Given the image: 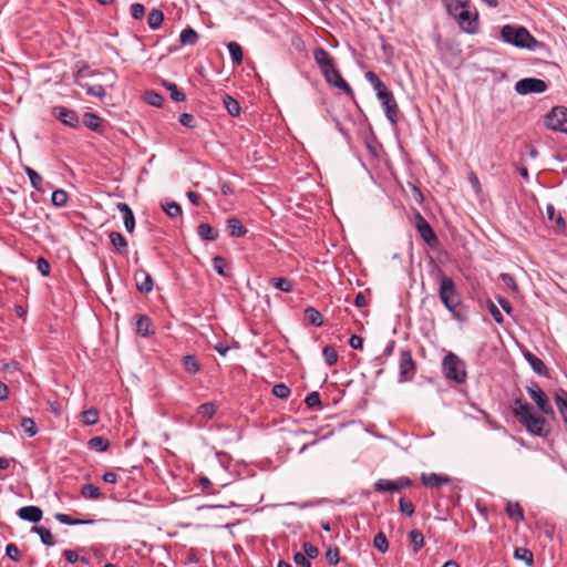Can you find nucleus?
<instances>
[{
    "label": "nucleus",
    "instance_id": "obj_1",
    "mask_svg": "<svg viewBox=\"0 0 567 567\" xmlns=\"http://www.w3.org/2000/svg\"><path fill=\"white\" fill-rule=\"evenodd\" d=\"M513 414L533 435L543 437L548 434L546 420L543 416L535 415L533 406L519 398L515 399L513 402Z\"/></svg>",
    "mask_w": 567,
    "mask_h": 567
},
{
    "label": "nucleus",
    "instance_id": "obj_2",
    "mask_svg": "<svg viewBox=\"0 0 567 567\" xmlns=\"http://www.w3.org/2000/svg\"><path fill=\"white\" fill-rule=\"evenodd\" d=\"M439 298L443 306L452 313L453 318L461 320L458 307L462 305V297L452 278L444 272L439 275Z\"/></svg>",
    "mask_w": 567,
    "mask_h": 567
},
{
    "label": "nucleus",
    "instance_id": "obj_3",
    "mask_svg": "<svg viewBox=\"0 0 567 567\" xmlns=\"http://www.w3.org/2000/svg\"><path fill=\"white\" fill-rule=\"evenodd\" d=\"M442 373L447 381L463 384L466 382V363L454 352H447L442 360Z\"/></svg>",
    "mask_w": 567,
    "mask_h": 567
},
{
    "label": "nucleus",
    "instance_id": "obj_4",
    "mask_svg": "<svg viewBox=\"0 0 567 567\" xmlns=\"http://www.w3.org/2000/svg\"><path fill=\"white\" fill-rule=\"evenodd\" d=\"M534 35L523 25L505 24L501 28V39L518 49L530 47Z\"/></svg>",
    "mask_w": 567,
    "mask_h": 567
},
{
    "label": "nucleus",
    "instance_id": "obj_5",
    "mask_svg": "<svg viewBox=\"0 0 567 567\" xmlns=\"http://www.w3.org/2000/svg\"><path fill=\"white\" fill-rule=\"evenodd\" d=\"M454 20L457 22L460 29L467 34H476L480 30V16L472 3L460 11Z\"/></svg>",
    "mask_w": 567,
    "mask_h": 567
},
{
    "label": "nucleus",
    "instance_id": "obj_6",
    "mask_svg": "<svg viewBox=\"0 0 567 567\" xmlns=\"http://www.w3.org/2000/svg\"><path fill=\"white\" fill-rule=\"evenodd\" d=\"M545 126L555 132L567 133V107L555 106L545 116Z\"/></svg>",
    "mask_w": 567,
    "mask_h": 567
},
{
    "label": "nucleus",
    "instance_id": "obj_7",
    "mask_svg": "<svg viewBox=\"0 0 567 567\" xmlns=\"http://www.w3.org/2000/svg\"><path fill=\"white\" fill-rule=\"evenodd\" d=\"M416 373V363L413 360L411 350L403 349L400 351L399 359V382H410Z\"/></svg>",
    "mask_w": 567,
    "mask_h": 567
},
{
    "label": "nucleus",
    "instance_id": "obj_8",
    "mask_svg": "<svg viewBox=\"0 0 567 567\" xmlns=\"http://www.w3.org/2000/svg\"><path fill=\"white\" fill-rule=\"evenodd\" d=\"M526 390L530 396V399L536 403L538 410L546 414V415H553L554 409L549 402L548 396L546 393L540 389L537 382L530 381L528 385L526 386Z\"/></svg>",
    "mask_w": 567,
    "mask_h": 567
},
{
    "label": "nucleus",
    "instance_id": "obj_9",
    "mask_svg": "<svg viewBox=\"0 0 567 567\" xmlns=\"http://www.w3.org/2000/svg\"><path fill=\"white\" fill-rule=\"evenodd\" d=\"M548 85L544 80L536 78H524L515 83V91L520 95L530 93H544Z\"/></svg>",
    "mask_w": 567,
    "mask_h": 567
},
{
    "label": "nucleus",
    "instance_id": "obj_10",
    "mask_svg": "<svg viewBox=\"0 0 567 567\" xmlns=\"http://www.w3.org/2000/svg\"><path fill=\"white\" fill-rule=\"evenodd\" d=\"M415 228L429 247L435 248L439 245V238L436 234L420 213H416L415 215Z\"/></svg>",
    "mask_w": 567,
    "mask_h": 567
},
{
    "label": "nucleus",
    "instance_id": "obj_11",
    "mask_svg": "<svg viewBox=\"0 0 567 567\" xmlns=\"http://www.w3.org/2000/svg\"><path fill=\"white\" fill-rule=\"evenodd\" d=\"M326 81L342 91L348 95H353V90L349 85V83L342 78L339 70L336 68V63L331 65V68H326L321 71Z\"/></svg>",
    "mask_w": 567,
    "mask_h": 567
},
{
    "label": "nucleus",
    "instance_id": "obj_12",
    "mask_svg": "<svg viewBox=\"0 0 567 567\" xmlns=\"http://www.w3.org/2000/svg\"><path fill=\"white\" fill-rule=\"evenodd\" d=\"M384 109V113L386 118L391 124L395 125L399 122V107L396 101L394 99L393 93L390 91L389 93H383L378 97Z\"/></svg>",
    "mask_w": 567,
    "mask_h": 567
},
{
    "label": "nucleus",
    "instance_id": "obj_13",
    "mask_svg": "<svg viewBox=\"0 0 567 567\" xmlns=\"http://www.w3.org/2000/svg\"><path fill=\"white\" fill-rule=\"evenodd\" d=\"M53 115L58 117L64 125L76 128L80 125L79 116L75 111L63 106H54Z\"/></svg>",
    "mask_w": 567,
    "mask_h": 567
},
{
    "label": "nucleus",
    "instance_id": "obj_14",
    "mask_svg": "<svg viewBox=\"0 0 567 567\" xmlns=\"http://www.w3.org/2000/svg\"><path fill=\"white\" fill-rule=\"evenodd\" d=\"M136 289L142 293H148L153 290V279L151 275L144 270L138 269L134 274Z\"/></svg>",
    "mask_w": 567,
    "mask_h": 567
},
{
    "label": "nucleus",
    "instance_id": "obj_15",
    "mask_svg": "<svg viewBox=\"0 0 567 567\" xmlns=\"http://www.w3.org/2000/svg\"><path fill=\"white\" fill-rule=\"evenodd\" d=\"M523 355L536 374L542 375V377L549 375L548 369L542 359H539L538 357H536L534 353H532L528 350H524Z\"/></svg>",
    "mask_w": 567,
    "mask_h": 567
},
{
    "label": "nucleus",
    "instance_id": "obj_16",
    "mask_svg": "<svg viewBox=\"0 0 567 567\" xmlns=\"http://www.w3.org/2000/svg\"><path fill=\"white\" fill-rule=\"evenodd\" d=\"M421 481L425 487L435 488L441 487L443 485H447L450 483V477L436 473H423L421 475Z\"/></svg>",
    "mask_w": 567,
    "mask_h": 567
},
{
    "label": "nucleus",
    "instance_id": "obj_17",
    "mask_svg": "<svg viewBox=\"0 0 567 567\" xmlns=\"http://www.w3.org/2000/svg\"><path fill=\"white\" fill-rule=\"evenodd\" d=\"M17 514L21 519L28 520L31 523L40 522L42 518V515H43L42 509L38 506L21 507Z\"/></svg>",
    "mask_w": 567,
    "mask_h": 567
},
{
    "label": "nucleus",
    "instance_id": "obj_18",
    "mask_svg": "<svg viewBox=\"0 0 567 567\" xmlns=\"http://www.w3.org/2000/svg\"><path fill=\"white\" fill-rule=\"evenodd\" d=\"M116 208L123 214L125 229L132 233L135 227V217L133 210L126 203H117Z\"/></svg>",
    "mask_w": 567,
    "mask_h": 567
},
{
    "label": "nucleus",
    "instance_id": "obj_19",
    "mask_svg": "<svg viewBox=\"0 0 567 567\" xmlns=\"http://www.w3.org/2000/svg\"><path fill=\"white\" fill-rule=\"evenodd\" d=\"M313 59H315L316 63L318 64V66L320 68V71H322L326 68H331V65L334 63L333 58L323 48H317L315 50Z\"/></svg>",
    "mask_w": 567,
    "mask_h": 567
},
{
    "label": "nucleus",
    "instance_id": "obj_20",
    "mask_svg": "<svg viewBox=\"0 0 567 567\" xmlns=\"http://www.w3.org/2000/svg\"><path fill=\"white\" fill-rule=\"evenodd\" d=\"M136 332L142 337H150L155 333L152 329V320L146 315L136 317Z\"/></svg>",
    "mask_w": 567,
    "mask_h": 567
},
{
    "label": "nucleus",
    "instance_id": "obj_21",
    "mask_svg": "<svg viewBox=\"0 0 567 567\" xmlns=\"http://www.w3.org/2000/svg\"><path fill=\"white\" fill-rule=\"evenodd\" d=\"M442 2L451 17H455L460 11L471 4V0H442Z\"/></svg>",
    "mask_w": 567,
    "mask_h": 567
},
{
    "label": "nucleus",
    "instance_id": "obj_22",
    "mask_svg": "<svg viewBox=\"0 0 567 567\" xmlns=\"http://www.w3.org/2000/svg\"><path fill=\"white\" fill-rule=\"evenodd\" d=\"M111 244L116 248L117 252L123 255L127 252V240L118 231H111L109 234Z\"/></svg>",
    "mask_w": 567,
    "mask_h": 567
},
{
    "label": "nucleus",
    "instance_id": "obj_23",
    "mask_svg": "<svg viewBox=\"0 0 567 567\" xmlns=\"http://www.w3.org/2000/svg\"><path fill=\"white\" fill-rule=\"evenodd\" d=\"M435 45L439 52L441 53H453L460 54L461 50L457 48V44L452 40H443L441 37L436 38Z\"/></svg>",
    "mask_w": 567,
    "mask_h": 567
},
{
    "label": "nucleus",
    "instance_id": "obj_24",
    "mask_svg": "<svg viewBox=\"0 0 567 567\" xmlns=\"http://www.w3.org/2000/svg\"><path fill=\"white\" fill-rule=\"evenodd\" d=\"M227 228L229 229V235L231 237H243L247 233V228L238 218H229L227 220Z\"/></svg>",
    "mask_w": 567,
    "mask_h": 567
},
{
    "label": "nucleus",
    "instance_id": "obj_25",
    "mask_svg": "<svg viewBox=\"0 0 567 567\" xmlns=\"http://www.w3.org/2000/svg\"><path fill=\"white\" fill-rule=\"evenodd\" d=\"M373 487H374V491L378 493H384V492L398 493L399 492L396 481H390V480H385V478L378 480L374 483Z\"/></svg>",
    "mask_w": 567,
    "mask_h": 567
},
{
    "label": "nucleus",
    "instance_id": "obj_26",
    "mask_svg": "<svg viewBox=\"0 0 567 567\" xmlns=\"http://www.w3.org/2000/svg\"><path fill=\"white\" fill-rule=\"evenodd\" d=\"M197 234L202 239L208 241H214L218 238V231L209 224H200L197 227Z\"/></svg>",
    "mask_w": 567,
    "mask_h": 567
},
{
    "label": "nucleus",
    "instance_id": "obj_27",
    "mask_svg": "<svg viewBox=\"0 0 567 567\" xmlns=\"http://www.w3.org/2000/svg\"><path fill=\"white\" fill-rule=\"evenodd\" d=\"M32 530L35 532L40 536V539L43 545H45V546H54L55 545V538L52 535V533L50 532V529H48L47 527L33 526Z\"/></svg>",
    "mask_w": 567,
    "mask_h": 567
},
{
    "label": "nucleus",
    "instance_id": "obj_28",
    "mask_svg": "<svg viewBox=\"0 0 567 567\" xmlns=\"http://www.w3.org/2000/svg\"><path fill=\"white\" fill-rule=\"evenodd\" d=\"M84 125L94 131V132H101L102 131V118L94 114V113H85L83 117Z\"/></svg>",
    "mask_w": 567,
    "mask_h": 567
},
{
    "label": "nucleus",
    "instance_id": "obj_29",
    "mask_svg": "<svg viewBox=\"0 0 567 567\" xmlns=\"http://www.w3.org/2000/svg\"><path fill=\"white\" fill-rule=\"evenodd\" d=\"M505 511L511 519L515 522L524 520V511L518 503L508 502Z\"/></svg>",
    "mask_w": 567,
    "mask_h": 567
},
{
    "label": "nucleus",
    "instance_id": "obj_30",
    "mask_svg": "<svg viewBox=\"0 0 567 567\" xmlns=\"http://www.w3.org/2000/svg\"><path fill=\"white\" fill-rule=\"evenodd\" d=\"M164 21V13L159 9H152L147 16V24L152 30L158 29Z\"/></svg>",
    "mask_w": 567,
    "mask_h": 567
},
{
    "label": "nucleus",
    "instance_id": "obj_31",
    "mask_svg": "<svg viewBox=\"0 0 567 567\" xmlns=\"http://www.w3.org/2000/svg\"><path fill=\"white\" fill-rule=\"evenodd\" d=\"M394 348H395V340H390L386 343L383 352L373 359V363H375L377 365H380V367L385 364L388 359L393 354Z\"/></svg>",
    "mask_w": 567,
    "mask_h": 567
},
{
    "label": "nucleus",
    "instance_id": "obj_32",
    "mask_svg": "<svg viewBox=\"0 0 567 567\" xmlns=\"http://www.w3.org/2000/svg\"><path fill=\"white\" fill-rule=\"evenodd\" d=\"M54 517L56 520L65 525H90L94 522L93 519L72 518L71 516L63 513H56Z\"/></svg>",
    "mask_w": 567,
    "mask_h": 567
},
{
    "label": "nucleus",
    "instance_id": "obj_33",
    "mask_svg": "<svg viewBox=\"0 0 567 567\" xmlns=\"http://www.w3.org/2000/svg\"><path fill=\"white\" fill-rule=\"evenodd\" d=\"M223 103L229 115L238 116L240 114V105L238 101L233 96L225 94L223 97Z\"/></svg>",
    "mask_w": 567,
    "mask_h": 567
},
{
    "label": "nucleus",
    "instance_id": "obj_34",
    "mask_svg": "<svg viewBox=\"0 0 567 567\" xmlns=\"http://www.w3.org/2000/svg\"><path fill=\"white\" fill-rule=\"evenodd\" d=\"M179 40L183 45H194L198 41V34L193 28L188 27L182 30Z\"/></svg>",
    "mask_w": 567,
    "mask_h": 567
},
{
    "label": "nucleus",
    "instance_id": "obj_35",
    "mask_svg": "<svg viewBox=\"0 0 567 567\" xmlns=\"http://www.w3.org/2000/svg\"><path fill=\"white\" fill-rule=\"evenodd\" d=\"M409 539L414 553H417L424 546V536L419 529H412L409 533Z\"/></svg>",
    "mask_w": 567,
    "mask_h": 567
},
{
    "label": "nucleus",
    "instance_id": "obj_36",
    "mask_svg": "<svg viewBox=\"0 0 567 567\" xmlns=\"http://www.w3.org/2000/svg\"><path fill=\"white\" fill-rule=\"evenodd\" d=\"M305 317L308 320V322L315 327H320L323 323L322 315L313 307H308L305 310Z\"/></svg>",
    "mask_w": 567,
    "mask_h": 567
},
{
    "label": "nucleus",
    "instance_id": "obj_37",
    "mask_svg": "<svg viewBox=\"0 0 567 567\" xmlns=\"http://www.w3.org/2000/svg\"><path fill=\"white\" fill-rule=\"evenodd\" d=\"M528 50L539 52L540 55L545 59L551 56L550 48L546 43L538 41L535 37L533 38Z\"/></svg>",
    "mask_w": 567,
    "mask_h": 567
},
{
    "label": "nucleus",
    "instance_id": "obj_38",
    "mask_svg": "<svg viewBox=\"0 0 567 567\" xmlns=\"http://www.w3.org/2000/svg\"><path fill=\"white\" fill-rule=\"evenodd\" d=\"M163 85L169 92L172 100L176 102H184L186 100L185 93L179 91L175 83L163 81Z\"/></svg>",
    "mask_w": 567,
    "mask_h": 567
},
{
    "label": "nucleus",
    "instance_id": "obj_39",
    "mask_svg": "<svg viewBox=\"0 0 567 567\" xmlns=\"http://www.w3.org/2000/svg\"><path fill=\"white\" fill-rule=\"evenodd\" d=\"M228 52L234 64L239 65L243 62V49L237 42H229Z\"/></svg>",
    "mask_w": 567,
    "mask_h": 567
},
{
    "label": "nucleus",
    "instance_id": "obj_40",
    "mask_svg": "<svg viewBox=\"0 0 567 567\" xmlns=\"http://www.w3.org/2000/svg\"><path fill=\"white\" fill-rule=\"evenodd\" d=\"M213 262V268L215 269V271L223 276V277H228L229 276V271L227 270L228 269V262L227 260L221 257V256H216L213 258L212 260Z\"/></svg>",
    "mask_w": 567,
    "mask_h": 567
},
{
    "label": "nucleus",
    "instance_id": "obj_41",
    "mask_svg": "<svg viewBox=\"0 0 567 567\" xmlns=\"http://www.w3.org/2000/svg\"><path fill=\"white\" fill-rule=\"evenodd\" d=\"M514 557L518 560L524 561L527 566H532L534 564V555L532 550L525 547H518L514 551Z\"/></svg>",
    "mask_w": 567,
    "mask_h": 567
},
{
    "label": "nucleus",
    "instance_id": "obj_42",
    "mask_svg": "<svg viewBox=\"0 0 567 567\" xmlns=\"http://www.w3.org/2000/svg\"><path fill=\"white\" fill-rule=\"evenodd\" d=\"M109 445H110L109 440H106L102 436H94V437L90 439L87 442V446L91 450L97 451V452L106 451Z\"/></svg>",
    "mask_w": 567,
    "mask_h": 567
},
{
    "label": "nucleus",
    "instance_id": "obj_43",
    "mask_svg": "<svg viewBox=\"0 0 567 567\" xmlns=\"http://www.w3.org/2000/svg\"><path fill=\"white\" fill-rule=\"evenodd\" d=\"M101 495L100 488L95 485L86 484L81 488V496L85 499H99Z\"/></svg>",
    "mask_w": 567,
    "mask_h": 567
},
{
    "label": "nucleus",
    "instance_id": "obj_44",
    "mask_svg": "<svg viewBox=\"0 0 567 567\" xmlns=\"http://www.w3.org/2000/svg\"><path fill=\"white\" fill-rule=\"evenodd\" d=\"M183 365L185 371H187L190 374H196L199 371V363L195 355H185L183 358Z\"/></svg>",
    "mask_w": 567,
    "mask_h": 567
},
{
    "label": "nucleus",
    "instance_id": "obj_45",
    "mask_svg": "<svg viewBox=\"0 0 567 567\" xmlns=\"http://www.w3.org/2000/svg\"><path fill=\"white\" fill-rule=\"evenodd\" d=\"M217 412V406L213 402H206L197 408V414L206 419H213Z\"/></svg>",
    "mask_w": 567,
    "mask_h": 567
},
{
    "label": "nucleus",
    "instance_id": "obj_46",
    "mask_svg": "<svg viewBox=\"0 0 567 567\" xmlns=\"http://www.w3.org/2000/svg\"><path fill=\"white\" fill-rule=\"evenodd\" d=\"M270 281H271L272 286L280 291L291 292L293 289L291 281L284 277H275V278H271Z\"/></svg>",
    "mask_w": 567,
    "mask_h": 567
},
{
    "label": "nucleus",
    "instance_id": "obj_47",
    "mask_svg": "<svg viewBox=\"0 0 567 567\" xmlns=\"http://www.w3.org/2000/svg\"><path fill=\"white\" fill-rule=\"evenodd\" d=\"M24 171L27 175L29 176L31 186L37 190H42V177L39 173H37L33 168L25 166Z\"/></svg>",
    "mask_w": 567,
    "mask_h": 567
},
{
    "label": "nucleus",
    "instance_id": "obj_48",
    "mask_svg": "<svg viewBox=\"0 0 567 567\" xmlns=\"http://www.w3.org/2000/svg\"><path fill=\"white\" fill-rule=\"evenodd\" d=\"M20 426L28 434L29 437L34 436L38 433V426L33 419L23 416L20 422Z\"/></svg>",
    "mask_w": 567,
    "mask_h": 567
},
{
    "label": "nucleus",
    "instance_id": "obj_49",
    "mask_svg": "<svg viewBox=\"0 0 567 567\" xmlns=\"http://www.w3.org/2000/svg\"><path fill=\"white\" fill-rule=\"evenodd\" d=\"M555 401H556L559 412L566 419L567 417V391H565V390L558 391L555 395Z\"/></svg>",
    "mask_w": 567,
    "mask_h": 567
},
{
    "label": "nucleus",
    "instance_id": "obj_50",
    "mask_svg": "<svg viewBox=\"0 0 567 567\" xmlns=\"http://www.w3.org/2000/svg\"><path fill=\"white\" fill-rule=\"evenodd\" d=\"M69 195L64 189H55L52 193V204L56 207H64L68 203Z\"/></svg>",
    "mask_w": 567,
    "mask_h": 567
},
{
    "label": "nucleus",
    "instance_id": "obj_51",
    "mask_svg": "<svg viewBox=\"0 0 567 567\" xmlns=\"http://www.w3.org/2000/svg\"><path fill=\"white\" fill-rule=\"evenodd\" d=\"M322 355L324 358L326 363L329 367H332L338 361V353H337V351H336L333 346H326L322 349Z\"/></svg>",
    "mask_w": 567,
    "mask_h": 567
},
{
    "label": "nucleus",
    "instance_id": "obj_52",
    "mask_svg": "<svg viewBox=\"0 0 567 567\" xmlns=\"http://www.w3.org/2000/svg\"><path fill=\"white\" fill-rule=\"evenodd\" d=\"M82 422L85 425H94L99 422V412L96 409H89L82 412Z\"/></svg>",
    "mask_w": 567,
    "mask_h": 567
},
{
    "label": "nucleus",
    "instance_id": "obj_53",
    "mask_svg": "<svg viewBox=\"0 0 567 567\" xmlns=\"http://www.w3.org/2000/svg\"><path fill=\"white\" fill-rule=\"evenodd\" d=\"M145 101L153 106L161 107L163 106L165 99L157 92L147 91L145 92Z\"/></svg>",
    "mask_w": 567,
    "mask_h": 567
},
{
    "label": "nucleus",
    "instance_id": "obj_54",
    "mask_svg": "<svg viewBox=\"0 0 567 567\" xmlns=\"http://www.w3.org/2000/svg\"><path fill=\"white\" fill-rule=\"evenodd\" d=\"M399 509L403 515L412 516L415 512V506L410 499L401 497L399 499Z\"/></svg>",
    "mask_w": 567,
    "mask_h": 567
},
{
    "label": "nucleus",
    "instance_id": "obj_55",
    "mask_svg": "<svg viewBox=\"0 0 567 567\" xmlns=\"http://www.w3.org/2000/svg\"><path fill=\"white\" fill-rule=\"evenodd\" d=\"M305 403L309 409H320L321 408V398H320L319 392H317V391L310 392L306 396Z\"/></svg>",
    "mask_w": 567,
    "mask_h": 567
},
{
    "label": "nucleus",
    "instance_id": "obj_56",
    "mask_svg": "<svg viewBox=\"0 0 567 567\" xmlns=\"http://www.w3.org/2000/svg\"><path fill=\"white\" fill-rule=\"evenodd\" d=\"M85 87L86 93L91 96H95L97 99H103L106 95V91L103 85L101 84H94V85H82Z\"/></svg>",
    "mask_w": 567,
    "mask_h": 567
},
{
    "label": "nucleus",
    "instance_id": "obj_57",
    "mask_svg": "<svg viewBox=\"0 0 567 567\" xmlns=\"http://www.w3.org/2000/svg\"><path fill=\"white\" fill-rule=\"evenodd\" d=\"M546 214H547V218L550 221H555L558 227H561V228L565 227V225H566L565 220L560 215H556L554 205H551V204L547 205Z\"/></svg>",
    "mask_w": 567,
    "mask_h": 567
},
{
    "label": "nucleus",
    "instance_id": "obj_58",
    "mask_svg": "<svg viewBox=\"0 0 567 567\" xmlns=\"http://www.w3.org/2000/svg\"><path fill=\"white\" fill-rule=\"evenodd\" d=\"M373 545L381 553H385L389 549V543H388L386 536L382 532L378 533L374 536Z\"/></svg>",
    "mask_w": 567,
    "mask_h": 567
},
{
    "label": "nucleus",
    "instance_id": "obj_59",
    "mask_svg": "<svg viewBox=\"0 0 567 567\" xmlns=\"http://www.w3.org/2000/svg\"><path fill=\"white\" fill-rule=\"evenodd\" d=\"M272 394L278 399H288L290 395V389L284 383H278L274 385Z\"/></svg>",
    "mask_w": 567,
    "mask_h": 567
},
{
    "label": "nucleus",
    "instance_id": "obj_60",
    "mask_svg": "<svg viewBox=\"0 0 567 567\" xmlns=\"http://www.w3.org/2000/svg\"><path fill=\"white\" fill-rule=\"evenodd\" d=\"M302 549L305 553H302L305 556H307L309 559H315L319 555V549L317 546H315L311 543L305 542L302 544Z\"/></svg>",
    "mask_w": 567,
    "mask_h": 567
},
{
    "label": "nucleus",
    "instance_id": "obj_61",
    "mask_svg": "<svg viewBox=\"0 0 567 567\" xmlns=\"http://www.w3.org/2000/svg\"><path fill=\"white\" fill-rule=\"evenodd\" d=\"M339 555H340V550H339V548L337 546L329 548L326 551L327 561L330 565L336 566L339 563V559H340Z\"/></svg>",
    "mask_w": 567,
    "mask_h": 567
},
{
    "label": "nucleus",
    "instance_id": "obj_62",
    "mask_svg": "<svg viewBox=\"0 0 567 567\" xmlns=\"http://www.w3.org/2000/svg\"><path fill=\"white\" fill-rule=\"evenodd\" d=\"M130 11L132 18L135 20H141L145 16V7L142 3H133Z\"/></svg>",
    "mask_w": 567,
    "mask_h": 567
},
{
    "label": "nucleus",
    "instance_id": "obj_63",
    "mask_svg": "<svg viewBox=\"0 0 567 567\" xmlns=\"http://www.w3.org/2000/svg\"><path fill=\"white\" fill-rule=\"evenodd\" d=\"M164 210L169 217H176L182 214L181 206L175 202L167 203L166 206H164Z\"/></svg>",
    "mask_w": 567,
    "mask_h": 567
},
{
    "label": "nucleus",
    "instance_id": "obj_64",
    "mask_svg": "<svg viewBox=\"0 0 567 567\" xmlns=\"http://www.w3.org/2000/svg\"><path fill=\"white\" fill-rule=\"evenodd\" d=\"M293 561L300 567H311L310 559L299 551L293 555Z\"/></svg>",
    "mask_w": 567,
    "mask_h": 567
}]
</instances>
